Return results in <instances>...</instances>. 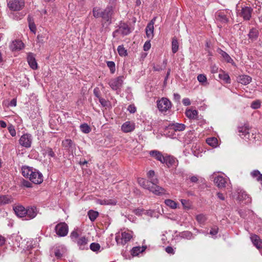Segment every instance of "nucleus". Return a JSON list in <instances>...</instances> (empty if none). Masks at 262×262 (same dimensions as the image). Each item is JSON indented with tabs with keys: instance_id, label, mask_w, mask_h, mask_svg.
<instances>
[{
	"instance_id": "obj_43",
	"label": "nucleus",
	"mask_w": 262,
	"mask_h": 262,
	"mask_svg": "<svg viewBox=\"0 0 262 262\" xmlns=\"http://www.w3.org/2000/svg\"><path fill=\"white\" fill-rule=\"evenodd\" d=\"M43 154L47 155L50 157H54L55 154L53 152L52 148L50 147H47L43 150Z\"/></svg>"
},
{
	"instance_id": "obj_31",
	"label": "nucleus",
	"mask_w": 262,
	"mask_h": 262,
	"mask_svg": "<svg viewBox=\"0 0 262 262\" xmlns=\"http://www.w3.org/2000/svg\"><path fill=\"white\" fill-rule=\"evenodd\" d=\"M146 248V246L134 247L131 251V253L133 256H137L139 253L144 251Z\"/></svg>"
},
{
	"instance_id": "obj_10",
	"label": "nucleus",
	"mask_w": 262,
	"mask_h": 262,
	"mask_svg": "<svg viewBox=\"0 0 262 262\" xmlns=\"http://www.w3.org/2000/svg\"><path fill=\"white\" fill-rule=\"evenodd\" d=\"M67 250L65 247L63 245L56 246L52 249V253L57 258H61V257L66 253Z\"/></svg>"
},
{
	"instance_id": "obj_22",
	"label": "nucleus",
	"mask_w": 262,
	"mask_h": 262,
	"mask_svg": "<svg viewBox=\"0 0 262 262\" xmlns=\"http://www.w3.org/2000/svg\"><path fill=\"white\" fill-rule=\"evenodd\" d=\"M149 154L151 156L154 157L157 160L160 161L162 163L164 162V157L162 153L158 150H151L150 151Z\"/></svg>"
},
{
	"instance_id": "obj_48",
	"label": "nucleus",
	"mask_w": 262,
	"mask_h": 262,
	"mask_svg": "<svg viewBox=\"0 0 262 262\" xmlns=\"http://www.w3.org/2000/svg\"><path fill=\"white\" fill-rule=\"evenodd\" d=\"M117 50L120 56H126L127 55L126 50L122 46H119Z\"/></svg>"
},
{
	"instance_id": "obj_8",
	"label": "nucleus",
	"mask_w": 262,
	"mask_h": 262,
	"mask_svg": "<svg viewBox=\"0 0 262 262\" xmlns=\"http://www.w3.org/2000/svg\"><path fill=\"white\" fill-rule=\"evenodd\" d=\"M29 179L33 183L39 184L43 181V176L41 172L34 169Z\"/></svg>"
},
{
	"instance_id": "obj_44",
	"label": "nucleus",
	"mask_w": 262,
	"mask_h": 262,
	"mask_svg": "<svg viewBox=\"0 0 262 262\" xmlns=\"http://www.w3.org/2000/svg\"><path fill=\"white\" fill-rule=\"evenodd\" d=\"M101 11L98 8H94L93 10V16L95 18L101 17Z\"/></svg>"
},
{
	"instance_id": "obj_17",
	"label": "nucleus",
	"mask_w": 262,
	"mask_h": 262,
	"mask_svg": "<svg viewBox=\"0 0 262 262\" xmlns=\"http://www.w3.org/2000/svg\"><path fill=\"white\" fill-rule=\"evenodd\" d=\"M214 182L219 188H224L227 183V179L223 176H219L214 178Z\"/></svg>"
},
{
	"instance_id": "obj_5",
	"label": "nucleus",
	"mask_w": 262,
	"mask_h": 262,
	"mask_svg": "<svg viewBox=\"0 0 262 262\" xmlns=\"http://www.w3.org/2000/svg\"><path fill=\"white\" fill-rule=\"evenodd\" d=\"M124 77L120 76L116 78L111 79L108 82V84L113 90L120 89L123 85Z\"/></svg>"
},
{
	"instance_id": "obj_45",
	"label": "nucleus",
	"mask_w": 262,
	"mask_h": 262,
	"mask_svg": "<svg viewBox=\"0 0 262 262\" xmlns=\"http://www.w3.org/2000/svg\"><path fill=\"white\" fill-rule=\"evenodd\" d=\"M196 221L200 224H203L206 220V217L203 214H200L196 216Z\"/></svg>"
},
{
	"instance_id": "obj_16",
	"label": "nucleus",
	"mask_w": 262,
	"mask_h": 262,
	"mask_svg": "<svg viewBox=\"0 0 262 262\" xmlns=\"http://www.w3.org/2000/svg\"><path fill=\"white\" fill-rule=\"evenodd\" d=\"M249 126L248 125H245L243 126H240L238 128L239 136L242 138H248L249 136Z\"/></svg>"
},
{
	"instance_id": "obj_13",
	"label": "nucleus",
	"mask_w": 262,
	"mask_h": 262,
	"mask_svg": "<svg viewBox=\"0 0 262 262\" xmlns=\"http://www.w3.org/2000/svg\"><path fill=\"white\" fill-rule=\"evenodd\" d=\"M113 9L112 7H108L103 11H101V17L106 21H108L111 19L112 15L113 14Z\"/></svg>"
},
{
	"instance_id": "obj_7",
	"label": "nucleus",
	"mask_w": 262,
	"mask_h": 262,
	"mask_svg": "<svg viewBox=\"0 0 262 262\" xmlns=\"http://www.w3.org/2000/svg\"><path fill=\"white\" fill-rule=\"evenodd\" d=\"M32 136L30 134H25L22 135L19 140V144L23 147L29 148L31 146Z\"/></svg>"
},
{
	"instance_id": "obj_49",
	"label": "nucleus",
	"mask_w": 262,
	"mask_h": 262,
	"mask_svg": "<svg viewBox=\"0 0 262 262\" xmlns=\"http://www.w3.org/2000/svg\"><path fill=\"white\" fill-rule=\"evenodd\" d=\"M221 55L222 57L224 58V59L227 62H231V61H232V59L230 57V56L225 52L222 51H221Z\"/></svg>"
},
{
	"instance_id": "obj_62",
	"label": "nucleus",
	"mask_w": 262,
	"mask_h": 262,
	"mask_svg": "<svg viewBox=\"0 0 262 262\" xmlns=\"http://www.w3.org/2000/svg\"><path fill=\"white\" fill-rule=\"evenodd\" d=\"M182 102L183 104L185 106L189 105L191 104L190 100L188 98H184L182 100Z\"/></svg>"
},
{
	"instance_id": "obj_51",
	"label": "nucleus",
	"mask_w": 262,
	"mask_h": 262,
	"mask_svg": "<svg viewBox=\"0 0 262 262\" xmlns=\"http://www.w3.org/2000/svg\"><path fill=\"white\" fill-rule=\"evenodd\" d=\"M107 66L110 68L111 72L114 73L115 71V64L113 61H107Z\"/></svg>"
},
{
	"instance_id": "obj_59",
	"label": "nucleus",
	"mask_w": 262,
	"mask_h": 262,
	"mask_svg": "<svg viewBox=\"0 0 262 262\" xmlns=\"http://www.w3.org/2000/svg\"><path fill=\"white\" fill-rule=\"evenodd\" d=\"M219 229L217 227H214L211 228L210 231V234L212 235H215L218 233Z\"/></svg>"
},
{
	"instance_id": "obj_55",
	"label": "nucleus",
	"mask_w": 262,
	"mask_h": 262,
	"mask_svg": "<svg viewBox=\"0 0 262 262\" xmlns=\"http://www.w3.org/2000/svg\"><path fill=\"white\" fill-rule=\"evenodd\" d=\"M29 27L30 30L32 32L35 33L36 28V26H35V25L34 21H30V24H29Z\"/></svg>"
},
{
	"instance_id": "obj_26",
	"label": "nucleus",
	"mask_w": 262,
	"mask_h": 262,
	"mask_svg": "<svg viewBox=\"0 0 262 262\" xmlns=\"http://www.w3.org/2000/svg\"><path fill=\"white\" fill-rule=\"evenodd\" d=\"M186 116L190 119H196L198 116V112L195 110L187 109L185 112Z\"/></svg>"
},
{
	"instance_id": "obj_30",
	"label": "nucleus",
	"mask_w": 262,
	"mask_h": 262,
	"mask_svg": "<svg viewBox=\"0 0 262 262\" xmlns=\"http://www.w3.org/2000/svg\"><path fill=\"white\" fill-rule=\"evenodd\" d=\"M258 34V30L255 28H252L250 30L248 36L251 40L254 41L257 38Z\"/></svg>"
},
{
	"instance_id": "obj_1",
	"label": "nucleus",
	"mask_w": 262,
	"mask_h": 262,
	"mask_svg": "<svg viewBox=\"0 0 262 262\" xmlns=\"http://www.w3.org/2000/svg\"><path fill=\"white\" fill-rule=\"evenodd\" d=\"M138 182L140 186L149 190L155 194L160 195L165 194V190L163 188L160 186H156L155 185L150 186L149 182L143 178H139Z\"/></svg>"
},
{
	"instance_id": "obj_41",
	"label": "nucleus",
	"mask_w": 262,
	"mask_h": 262,
	"mask_svg": "<svg viewBox=\"0 0 262 262\" xmlns=\"http://www.w3.org/2000/svg\"><path fill=\"white\" fill-rule=\"evenodd\" d=\"M251 175L256 178L257 181H262V174H260L258 170H254L251 172Z\"/></svg>"
},
{
	"instance_id": "obj_33",
	"label": "nucleus",
	"mask_w": 262,
	"mask_h": 262,
	"mask_svg": "<svg viewBox=\"0 0 262 262\" xmlns=\"http://www.w3.org/2000/svg\"><path fill=\"white\" fill-rule=\"evenodd\" d=\"M88 239L84 236L80 237L77 239V244L79 246L81 249H83L84 246L87 245Z\"/></svg>"
},
{
	"instance_id": "obj_46",
	"label": "nucleus",
	"mask_w": 262,
	"mask_h": 262,
	"mask_svg": "<svg viewBox=\"0 0 262 262\" xmlns=\"http://www.w3.org/2000/svg\"><path fill=\"white\" fill-rule=\"evenodd\" d=\"M100 246L98 243H93L90 245V249L94 252H97L99 250Z\"/></svg>"
},
{
	"instance_id": "obj_52",
	"label": "nucleus",
	"mask_w": 262,
	"mask_h": 262,
	"mask_svg": "<svg viewBox=\"0 0 262 262\" xmlns=\"http://www.w3.org/2000/svg\"><path fill=\"white\" fill-rule=\"evenodd\" d=\"M8 129L9 130V133L12 137H14L16 136V131L14 128V127L12 125H10L8 127Z\"/></svg>"
},
{
	"instance_id": "obj_6",
	"label": "nucleus",
	"mask_w": 262,
	"mask_h": 262,
	"mask_svg": "<svg viewBox=\"0 0 262 262\" xmlns=\"http://www.w3.org/2000/svg\"><path fill=\"white\" fill-rule=\"evenodd\" d=\"M7 5L11 10L19 11L24 7V2L21 0H10Z\"/></svg>"
},
{
	"instance_id": "obj_61",
	"label": "nucleus",
	"mask_w": 262,
	"mask_h": 262,
	"mask_svg": "<svg viewBox=\"0 0 262 262\" xmlns=\"http://www.w3.org/2000/svg\"><path fill=\"white\" fill-rule=\"evenodd\" d=\"M99 102L101 103V104L103 106H106L107 105V101L104 99V98H99Z\"/></svg>"
},
{
	"instance_id": "obj_18",
	"label": "nucleus",
	"mask_w": 262,
	"mask_h": 262,
	"mask_svg": "<svg viewBox=\"0 0 262 262\" xmlns=\"http://www.w3.org/2000/svg\"><path fill=\"white\" fill-rule=\"evenodd\" d=\"M27 213L26 214V216L27 220H31L34 219L37 214V208L35 207H29L26 209Z\"/></svg>"
},
{
	"instance_id": "obj_56",
	"label": "nucleus",
	"mask_w": 262,
	"mask_h": 262,
	"mask_svg": "<svg viewBox=\"0 0 262 262\" xmlns=\"http://www.w3.org/2000/svg\"><path fill=\"white\" fill-rule=\"evenodd\" d=\"M22 185L27 188H30L32 187V184L29 181L27 180H24L22 181Z\"/></svg>"
},
{
	"instance_id": "obj_60",
	"label": "nucleus",
	"mask_w": 262,
	"mask_h": 262,
	"mask_svg": "<svg viewBox=\"0 0 262 262\" xmlns=\"http://www.w3.org/2000/svg\"><path fill=\"white\" fill-rule=\"evenodd\" d=\"M94 94L95 96L97 98H98V99H99V98H101V97H100V91L99 90V88H95L94 89Z\"/></svg>"
},
{
	"instance_id": "obj_4",
	"label": "nucleus",
	"mask_w": 262,
	"mask_h": 262,
	"mask_svg": "<svg viewBox=\"0 0 262 262\" xmlns=\"http://www.w3.org/2000/svg\"><path fill=\"white\" fill-rule=\"evenodd\" d=\"M157 107L161 112H166L171 107V102L166 98H162L157 102Z\"/></svg>"
},
{
	"instance_id": "obj_24",
	"label": "nucleus",
	"mask_w": 262,
	"mask_h": 262,
	"mask_svg": "<svg viewBox=\"0 0 262 262\" xmlns=\"http://www.w3.org/2000/svg\"><path fill=\"white\" fill-rule=\"evenodd\" d=\"M13 199L10 195H0V205L9 204L12 203Z\"/></svg>"
},
{
	"instance_id": "obj_27",
	"label": "nucleus",
	"mask_w": 262,
	"mask_h": 262,
	"mask_svg": "<svg viewBox=\"0 0 262 262\" xmlns=\"http://www.w3.org/2000/svg\"><path fill=\"white\" fill-rule=\"evenodd\" d=\"M251 79L250 76L246 75H241L237 78L238 82L244 85L249 84L251 81Z\"/></svg>"
},
{
	"instance_id": "obj_36",
	"label": "nucleus",
	"mask_w": 262,
	"mask_h": 262,
	"mask_svg": "<svg viewBox=\"0 0 262 262\" xmlns=\"http://www.w3.org/2000/svg\"><path fill=\"white\" fill-rule=\"evenodd\" d=\"M180 236L183 238L187 239H190L194 237L192 233L188 231H184L181 233Z\"/></svg>"
},
{
	"instance_id": "obj_42",
	"label": "nucleus",
	"mask_w": 262,
	"mask_h": 262,
	"mask_svg": "<svg viewBox=\"0 0 262 262\" xmlns=\"http://www.w3.org/2000/svg\"><path fill=\"white\" fill-rule=\"evenodd\" d=\"M80 128L81 132L85 134H88L90 133L91 131V128L90 126L86 123L81 124L80 126Z\"/></svg>"
},
{
	"instance_id": "obj_12",
	"label": "nucleus",
	"mask_w": 262,
	"mask_h": 262,
	"mask_svg": "<svg viewBox=\"0 0 262 262\" xmlns=\"http://www.w3.org/2000/svg\"><path fill=\"white\" fill-rule=\"evenodd\" d=\"M13 210L15 214L19 217H24L26 216L27 213L26 209L22 205H17L13 207Z\"/></svg>"
},
{
	"instance_id": "obj_15",
	"label": "nucleus",
	"mask_w": 262,
	"mask_h": 262,
	"mask_svg": "<svg viewBox=\"0 0 262 262\" xmlns=\"http://www.w3.org/2000/svg\"><path fill=\"white\" fill-rule=\"evenodd\" d=\"M135 123L130 121L125 122L121 126L122 130L124 133L131 132L135 129Z\"/></svg>"
},
{
	"instance_id": "obj_20",
	"label": "nucleus",
	"mask_w": 262,
	"mask_h": 262,
	"mask_svg": "<svg viewBox=\"0 0 262 262\" xmlns=\"http://www.w3.org/2000/svg\"><path fill=\"white\" fill-rule=\"evenodd\" d=\"M154 20H151V21L148 24L146 28V36L148 38H152L154 36Z\"/></svg>"
},
{
	"instance_id": "obj_29",
	"label": "nucleus",
	"mask_w": 262,
	"mask_h": 262,
	"mask_svg": "<svg viewBox=\"0 0 262 262\" xmlns=\"http://www.w3.org/2000/svg\"><path fill=\"white\" fill-rule=\"evenodd\" d=\"M215 18L217 21L222 23H226L228 19L223 12H217L215 14Z\"/></svg>"
},
{
	"instance_id": "obj_40",
	"label": "nucleus",
	"mask_w": 262,
	"mask_h": 262,
	"mask_svg": "<svg viewBox=\"0 0 262 262\" xmlns=\"http://www.w3.org/2000/svg\"><path fill=\"white\" fill-rule=\"evenodd\" d=\"M89 219L91 221H94L98 215V213L97 211L90 210L88 212Z\"/></svg>"
},
{
	"instance_id": "obj_11",
	"label": "nucleus",
	"mask_w": 262,
	"mask_h": 262,
	"mask_svg": "<svg viewBox=\"0 0 262 262\" xmlns=\"http://www.w3.org/2000/svg\"><path fill=\"white\" fill-rule=\"evenodd\" d=\"M130 32V28L126 24H123L120 25L118 29L113 32V36L115 37L116 33L121 34L123 36L127 35L129 34Z\"/></svg>"
},
{
	"instance_id": "obj_57",
	"label": "nucleus",
	"mask_w": 262,
	"mask_h": 262,
	"mask_svg": "<svg viewBox=\"0 0 262 262\" xmlns=\"http://www.w3.org/2000/svg\"><path fill=\"white\" fill-rule=\"evenodd\" d=\"M127 110L130 113H135L136 112V107L134 105L130 104L128 106Z\"/></svg>"
},
{
	"instance_id": "obj_23",
	"label": "nucleus",
	"mask_w": 262,
	"mask_h": 262,
	"mask_svg": "<svg viewBox=\"0 0 262 262\" xmlns=\"http://www.w3.org/2000/svg\"><path fill=\"white\" fill-rule=\"evenodd\" d=\"M177 163L176 159L170 156H166L164 157V162H163L162 163H165L168 167H170L173 165H175V164Z\"/></svg>"
},
{
	"instance_id": "obj_64",
	"label": "nucleus",
	"mask_w": 262,
	"mask_h": 262,
	"mask_svg": "<svg viewBox=\"0 0 262 262\" xmlns=\"http://www.w3.org/2000/svg\"><path fill=\"white\" fill-rule=\"evenodd\" d=\"M165 251L167 253L169 254H174V250L170 246H168L166 248Z\"/></svg>"
},
{
	"instance_id": "obj_37",
	"label": "nucleus",
	"mask_w": 262,
	"mask_h": 262,
	"mask_svg": "<svg viewBox=\"0 0 262 262\" xmlns=\"http://www.w3.org/2000/svg\"><path fill=\"white\" fill-rule=\"evenodd\" d=\"M219 76L221 79L224 80L226 83H230V78L227 74L223 72L222 73L220 74Z\"/></svg>"
},
{
	"instance_id": "obj_28",
	"label": "nucleus",
	"mask_w": 262,
	"mask_h": 262,
	"mask_svg": "<svg viewBox=\"0 0 262 262\" xmlns=\"http://www.w3.org/2000/svg\"><path fill=\"white\" fill-rule=\"evenodd\" d=\"M169 128L175 131H182L185 128V125L182 123H172L169 125Z\"/></svg>"
},
{
	"instance_id": "obj_54",
	"label": "nucleus",
	"mask_w": 262,
	"mask_h": 262,
	"mask_svg": "<svg viewBox=\"0 0 262 262\" xmlns=\"http://www.w3.org/2000/svg\"><path fill=\"white\" fill-rule=\"evenodd\" d=\"M260 106V103L259 101L256 100L252 102L251 104V107L253 109H257Z\"/></svg>"
},
{
	"instance_id": "obj_39",
	"label": "nucleus",
	"mask_w": 262,
	"mask_h": 262,
	"mask_svg": "<svg viewBox=\"0 0 262 262\" xmlns=\"http://www.w3.org/2000/svg\"><path fill=\"white\" fill-rule=\"evenodd\" d=\"M207 143L213 147H215L217 144V140L215 138H209L206 140Z\"/></svg>"
},
{
	"instance_id": "obj_35",
	"label": "nucleus",
	"mask_w": 262,
	"mask_h": 262,
	"mask_svg": "<svg viewBox=\"0 0 262 262\" xmlns=\"http://www.w3.org/2000/svg\"><path fill=\"white\" fill-rule=\"evenodd\" d=\"M172 52L173 53H176L179 50V43L178 40L175 37L172 38Z\"/></svg>"
},
{
	"instance_id": "obj_47",
	"label": "nucleus",
	"mask_w": 262,
	"mask_h": 262,
	"mask_svg": "<svg viewBox=\"0 0 262 262\" xmlns=\"http://www.w3.org/2000/svg\"><path fill=\"white\" fill-rule=\"evenodd\" d=\"M148 182H149L150 186L155 185L156 186H159L158 185H157V184L159 183V180L155 176L154 177L152 178L151 177L150 178H148Z\"/></svg>"
},
{
	"instance_id": "obj_53",
	"label": "nucleus",
	"mask_w": 262,
	"mask_h": 262,
	"mask_svg": "<svg viewBox=\"0 0 262 262\" xmlns=\"http://www.w3.org/2000/svg\"><path fill=\"white\" fill-rule=\"evenodd\" d=\"M197 79L200 82L202 83L205 82L207 80V78L204 74H199L198 76Z\"/></svg>"
},
{
	"instance_id": "obj_58",
	"label": "nucleus",
	"mask_w": 262,
	"mask_h": 262,
	"mask_svg": "<svg viewBox=\"0 0 262 262\" xmlns=\"http://www.w3.org/2000/svg\"><path fill=\"white\" fill-rule=\"evenodd\" d=\"M78 236V234L76 230L73 231L70 235V237L73 240H75V239L77 238Z\"/></svg>"
},
{
	"instance_id": "obj_38",
	"label": "nucleus",
	"mask_w": 262,
	"mask_h": 262,
	"mask_svg": "<svg viewBox=\"0 0 262 262\" xmlns=\"http://www.w3.org/2000/svg\"><path fill=\"white\" fill-rule=\"evenodd\" d=\"M165 204L170 207V208L172 209L177 208V203L173 200L170 199H167L165 200Z\"/></svg>"
},
{
	"instance_id": "obj_34",
	"label": "nucleus",
	"mask_w": 262,
	"mask_h": 262,
	"mask_svg": "<svg viewBox=\"0 0 262 262\" xmlns=\"http://www.w3.org/2000/svg\"><path fill=\"white\" fill-rule=\"evenodd\" d=\"M98 202L101 205H115L116 204V201L112 199H104V200H98Z\"/></svg>"
},
{
	"instance_id": "obj_63",
	"label": "nucleus",
	"mask_w": 262,
	"mask_h": 262,
	"mask_svg": "<svg viewBox=\"0 0 262 262\" xmlns=\"http://www.w3.org/2000/svg\"><path fill=\"white\" fill-rule=\"evenodd\" d=\"M150 48V43L149 41H146L144 45L143 48L144 50L146 51H148Z\"/></svg>"
},
{
	"instance_id": "obj_2",
	"label": "nucleus",
	"mask_w": 262,
	"mask_h": 262,
	"mask_svg": "<svg viewBox=\"0 0 262 262\" xmlns=\"http://www.w3.org/2000/svg\"><path fill=\"white\" fill-rule=\"evenodd\" d=\"M132 237L131 233L124 231L121 233V235H117L115 239L117 244L124 245L131 239Z\"/></svg>"
},
{
	"instance_id": "obj_14",
	"label": "nucleus",
	"mask_w": 262,
	"mask_h": 262,
	"mask_svg": "<svg viewBox=\"0 0 262 262\" xmlns=\"http://www.w3.org/2000/svg\"><path fill=\"white\" fill-rule=\"evenodd\" d=\"M24 48V43L20 40L13 41L10 45V49L13 51H18Z\"/></svg>"
},
{
	"instance_id": "obj_21",
	"label": "nucleus",
	"mask_w": 262,
	"mask_h": 262,
	"mask_svg": "<svg viewBox=\"0 0 262 262\" xmlns=\"http://www.w3.org/2000/svg\"><path fill=\"white\" fill-rule=\"evenodd\" d=\"M27 61L30 67L33 70L37 69V63L32 53H29L27 56Z\"/></svg>"
},
{
	"instance_id": "obj_50",
	"label": "nucleus",
	"mask_w": 262,
	"mask_h": 262,
	"mask_svg": "<svg viewBox=\"0 0 262 262\" xmlns=\"http://www.w3.org/2000/svg\"><path fill=\"white\" fill-rule=\"evenodd\" d=\"M63 145L67 148H70L72 146L73 142L71 139H66L62 141Z\"/></svg>"
},
{
	"instance_id": "obj_3",
	"label": "nucleus",
	"mask_w": 262,
	"mask_h": 262,
	"mask_svg": "<svg viewBox=\"0 0 262 262\" xmlns=\"http://www.w3.org/2000/svg\"><path fill=\"white\" fill-rule=\"evenodd\" d=\"M55 231L58 236L63 237L68 234L69 227L64 222L60 223L55 226Z\"/></svg>"
},
{
	"instance_id": "obj_32",
	"label": "nucleus",
	"mask_w": 262,
	"mask_h": 262,
	"mask_svg": "<svg viewBox=\"0 0 262 262\" xmlns=\"http://www.w3.org/2000/svg\"><path fill=\"white\" fill-rule=\"evenodd\" d=\"M237 192L238 193L237 199L239 200H246L249 198L246 192L242 189H238Z\"/></svg>"
},
{
	"instance_id": "obj_9",
	"label": "nucleus",
	"mask_w": 262,
	"mask_h": 262,
	"mask_svg": "<svg viewBox=\"0 0 262 262\" xmlns=\"http://www.w3.org/2000/svg\"><path fill=\"white\" fill-rule=\"evenodd\" d=\"M252 9L249 7H243L241 10H238L237 14L242 17L245 20H249L251 17Z\"/></svg>"
},
{
	"instance_id": "obj_25",
	"label": "nucleus",
	"mask_w": 262,
	"mask_h": 262,
	"mask_svg": "<svg viewBox=\"0 0 262 262\" xmlns=\"http://www.w3.org/2000/svg\"><path fill=\"white\" fill-rule=\"evenodd\" d=\"M34 169L32 167L24 166L21 168L22 174L25 177L30 179Z\"/></svg>"
},
{
	"instance_id": "obj_19",
	"label": "nucleus",
	"mask_w": 262,
	"mask_h": 262,
	"mask_svg": "<svg viewBox=\"0 0 262 262\" xmlns=\"http://www.w3.org/2000/svg\"><path fill=\"white\" fill-rule=\"evenodd\" d=\"M250 239L253 244L256 248L260 249L262 248V241L260 237L256 234H252Z\"/></svg>"
}]
</instances>
